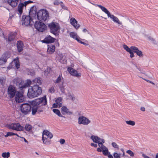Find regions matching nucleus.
I'll return each mask as SVG.
<instances>
[{
    "instance_id": "f257e3e1",
    "label": "nucleus",
    "mask_w": 158,
    "mask_h": 158,
    "mask_svg": "<svg viewBox=\"0 0 158 158\" xmlns=\"http://www.w3.org/2000/svg\"><path fill=\"white\" fill-rule=\"evenodd\" d=\"M7 94L10 98H12L15 96V99L16 102L20 103L24 100V97L23 93L20 91H17L15 86L13 85H10L8 88Z\"/></svg>"
},
{
    "instance_id": "f03ea898",
    "label": "nucleus",
    "mask_w": 158,
    "mask_h": 158,
    "mask_svg": "<svg viewBox=\"0 0 158 158\" xmlns=\"http://www.w3.org/2000/svg\"><path fill=\"white\" fill-rule=\"evenodd\" d=\"M42 93L41 87L37 85H33L29 88L27 94V96L29 98H33L37 97Z\"/></svg>"
},
{
    "instance_id": "7ed1b4c3",
    "label": "nucleus",
    "mask_w": 158,
    "mask_h": 158,
    "mask_svg": "<svg viewBox=\"0 0 158 158\" xmlns=\"http://www.w3.org/2000/svg\"><path fill=\"white\" fill-rule=\"evenodd\" d=\"M47 103V100L45 96L41 98L35 99L32 102V104L35 106H36L42 108L44 110V106Z\"/></svg>"
},
{
    "instance_id": "20e7f679",
    "label": "nucleus",
    "mask_w": 158,
    "mask_h": 158,
    "mask_svg": "<svg viewBox=\"0 0 158 158\" xmlns=\"http://www.w3.org/2000/svg\"><path fill=\"white\" fill-rule=\"evenodd\" d=\"M42 80L40 77H38L35 78L31 81L30 80L28 79L27 80L26 82L23 85L19 84V87L21 89L25 88L27 87H29L31 84L34 85H37L41 84Z\"/></svg>"
},
{
    "instance_id": "39448f33",
    "label": "nucleus",
    "mask_w": 158,
    "mask_h": 158,
    "mask_svg": "<svg viewBox=\"0 0 158 158\" xmlns=\"http://www.w3.org/2000/svg\"><path fill=\"white\" fill-rule=\"evenodd\" d=\"M95 6H98L101 9L102 11L106 14L108 17L110 18L114 22L117 23L119 25H121L122 24V23L119 21L118 18L113 15H110V12L106 8L101 5H95Z\"/></svg>"
},
{
    "instance_id": "423d86ee",
    "label": "nucleus",
    "mask_w": 158,
    "mask_h": 158,
    "mask_svg": "<svg viewBox=\"0 0 158 158\" xmlns=\"http://www.w3.org/2000/svg\"><path fill=\"white\" fill-rule=\"evenodd\" d=\"M38 19L41 21H45L49 18V13L46 9H41L37 13Z\"/></svg>"
},
{
    "instance_id": "0eeeda50",
    "label": "nucleus",
    "mask_w": 158,
    "mask_h": 158,
    "mask_svg": "<svg viewBox=\"0 0 158 158\" xmlns=\"http://www.w3.org/2000/svg\"><path fill=\"white\" fill-rule=\"evenodd\" d=\"M7 127L10 129L18 131H23L24 130V127L22 126L18 123H13L7 125Z\"/></svg>"
},
{
    "instance_id": "6e6552de",
    "label": "nucleus",
    "mask_w": 158,
    "mask_h": 158,
    "mask_svg": "<svg viewBox=\"0 0 158 158\" xmlns=\"http://www.w3.org/2000/svg\"><path fill=\"white\" fill-rule=\"evenodd\" d=\"M22 22L23 25L28 26L32 25L34 22L32 21L31 16L29 15H23L22 16Z\"/></svg>"
},
{
    "instance_id": "1a4fd4ad",
    "label": "nucleus",
    "mask_w": 158,
    "mask_h": 158,
    "mask_svg": "<svg viewBox=\"0 0 158 158\" xmlns=\"http://www.w3.org/2000/svg\"><path fill=\"white\" fill-rule=\"evenodd\" d=\"M48 27L50 29V32L54 34H56L60 29L59 24L53 22L48 24Z\"/></svg>"
},
{
    "instance_id": "9d476101",
    "label": "nucleus",
    "mask_w": 158,
    "mask_h": 158,
    "mask_svg": "<svg viewBox=\"0 0 158 158\" xmlns=\"http://www.w3.org/2000/svg\"><path fill=\"white\" fill-rule=\"evenodd\" d=\"M33 2L32 1L29 0L27 1L24 2L23 3L20 2L17 8V13L19 15V16L20 17L21 15L23 12V9L24 7H26V6L29 3Z\"/></svg>"
},
{
    "instance_id": "9b49d317",
    "label": "nucleus",
    "mask_w": 158,
    "mask_h": 158,
    "mask_svg": "<svg viewBox=\"0 0 158 158\" xmlns=\"http://www.w3.org/2000/svg\"><path fill=\"white\" fill-rule=\"evenodd\" d=\"M31 106L28 103H23L20 107L21 112L24 115L29 114L31 111Z\"/></svg>"
},
{
    "instance_id": "f8f14e48",
    "label": "nucleus",
    "mask_w": 158,
    "mask_h": 158,
    "mask_svg": "<svg viewBox=\"0 0 158 158\" xmlns=\"http://www.w3.org/2000/svg\"><path fill=\"white\" fill-rule=\"evenodd\" d=\"M34 26L37 30L40 32H43L47 28V26L44 23L40 22H36Z\"/></svg>"
},
{
    "instance_id": "ddd939ff",
    "label": "nucleus",
    "mask_w": 158,
    "mask_h": 158,
    "mask_svg": "<svg viewBox=\"0 0 158 158\" xmlns=\"http://www.w3.org/2000/svg\"><path fill=\"white\" fill-rule=\"evenodd\" d=\"M91 123V121L89 118L84 116H79L78 118V123L87 125Z\"/></svg>"
},
{
    "instance_id": "4468645a",
    "label": "nucleus",
    "mask_w": 158,
    "mask_h": 158,
    "mask_svg": "<svg viewBox=\"0 0 158 158\" xmlns=\"http://www.w3.org/2000/svg\"><path fill=\"white\" fill-rule=\"evenodd\" d=\"M69 35L70 37L76 40L79 43L85 45H87L88 44L82 42L81 40H82L81 38L77 35L76 33L74 32H72L70 33Z\"/></svg>"
},
{
    "instance_id": "2eb2a0df",
    "label": "nucleus",
    "mask_w": 158,
    "mask_h": 158,
    "mask_svg": "<svg viewBox=\"0 0 158 158\" xmlns=\"http://www.w3.org/2000/svg\"><path fill=\"white\" fill-rule=\"evenodd\" d=\"M90 139L93 141V142L96 143H104V140L95 135H92L90 137Z\"/></svg>"
},
{
    "instance_id": "dca6fc26",
    "label": "nucleus",
    "mask_w": 158,
    "mask_h": 158,
    "mask_svg": "<svg viewBox=\"0 0 158 158\" xmlns=\"http://www.w3.org/2000/svg\"><path fill=\"white\" fill-rule=\"evenodd\" d=\"M56 39L50 35H47L44 39L42 41L43 43H51L54 42Z\"/></svg>"
},
{
    "instance_id": "f3484780",
    "label": "nucleus",
    "mask_w": 158,
    "mask_h": 158,
    "mask_svg": "<svg viewBox=\"0 0 158 158\" xmlns=\"http://www.w3.org/2000/svg\"><path fill=\"white\" fill-rule=\"evenodd\" d=\"M69 73L73 76L77 77L81 76V73H78L77 71L71 68H68L67 69Z\"/></svg>"
},
{
    "instance_id": "a211bd4d",
    "label": "nucleus",
    "mask_w": 158,
    "mask_h": 158,
    "mask_svg": "<svg viewBox=\"0 0 158 158\" xmlns=\"http://www.w3.org/2000/svg\"><path fill=\"white\" fill-rule=\"evenodd\" d=\"M16 35V33L15 32H10L8 35V37L7 38H5L6 41L8 42H11L15 40V36Z\"/></svg>"
},
{
    "instance_id": "6ab92c4d",
    "label": "nucleus",
    "mask_w": 158,
    "mask_h": 158,
    "mask_svg": "<svg viewBox=\"0 0 158 158\" xmlns=\"http://www.w3.org/2000/svg\"><path fill=\"white\" fill-rule=\"evenodd\" d=\"M9 58V56L7 53H4L0 58V65L5 64Z\"/></svg>"
},
{
    "instance_id": "aec40b11",
    "label": "nucleus",
    "mask_w": 158,
    "mask_h": 158,
    "mask_svg": "<svg viewBox=\"0 0 158 158\" xmlns=\"http://www.w3.org/2000/svg\"><path fill=\"white\" fill-rule=\"evenodd\" d=\"M43 111L42 108H40V107L36 106H35L32 109V114L33 115H35L36 112L40 113Z\"/></svg>"
},
{
    "instance_id": "412c9836",
    "label": "nucleus",
    "mask_w": 158,
    "mask_h": 158,
    "mask_svg": "<svg viewBox=\"0 0 158 158\" xmlns=\"http://www.w3.org/2000/svg\"><path fill=\"white\" fill-rule=\"evenodd\" d=\"M10 65L11 68H14V66L17 69H19L20 67V64L18 58H16L14 59L13 61L10 63Z\"/></svg>"
},
{
    "instance_id": "4be33fe9",
    "label": "nucleus",
    "mask_w": 158,
    "mask_h": 158,
    "mask_svg": "<svg viewBox=\"0 0 158 158\" xmlns=\"http://www.w3.org/2000/svg\"><path fill=\"white\" fill-rule=\"evenodd\" d=\"M55 50V46L52 44H50L48 45L47 52L48 54H52Z\"/></svg>"
},
{
    "instance_id": "5701e85b",
    "label": "nucleus",
    "mask_w": 158,
    "mask_h": 158,
    "mask_svg": "<svg viewBox=\"0 0 158 158\" xmlns=\"http://www.w3.org/2000/svg\"><path fill=\"white\" fill-rule=\"evenodd\" d=\"M70 23L76 29H78L80 27V25L77 24L76 19L73 18L70 19Z\"/></svg>"
},
{
    "instance_id": "b1692460",
    "label": "nucleus",
    "mask_w": 158,
    "mask_h": 158,
    "mask_svg": "<svg viewBox=\"0 0 158 158\" xmlns=\"http://www.w3.org/2000/svg\"><path fill=\"white\" fill-rule=\"evenodd\" d=\"M36 13V8L35 6H33L30 8L29 11V15L31 17L35 15Z\"/></svg>"
},
{
    "instance_id": "393cba45",
    "label": "nucleus",
    "mask_w": 158,
    "mask_h": 158,
    "mask_svg": "<svg viewBox=\"0 0 158 158\" xmlns=\"http://www.w3.org/2000/svg\"><path fill=\"white\" fill-rule=\"evenodd\" d=\"M42 136L51 138H52L53 137L52 134L50 131L47 130L44 131L42 134Z\"/></svg>"
},
{
    "instance_id": "a878e982",
    "label": "nucleus",
    "mask_w": 158,
    "mask_h": 158,
    "mask_svg": "<svg viewBox=\"0 0 158 158\" xmlns=\"http://www.w3.org/2000/svg\"><path fill=\"white\" fill-rule=\"evenodd\" d=\"M17 46L18 52H21L23 50L24 46L23 42L21 41H18Z\"/></svg>"
},
{
    "instance_id": "bb28decb",
    "label": "nucleus",
    "mask_w": 158,
    "mask_h": 158,
    "mask_svg": "<svg viewBox=\"0 0 158 158\" xmlns=\"http://www.w3.org/2000/svg\"><path fill=\"white\" fill-rule=\"evenodd\" d=\"M61 112L62 114H68L70 115L72 114V113L69 111V110L65 106H63L61 108Z\"/></svg>"
},
{
    "instance_id": "cd10ccee",
    "label": "nucleus",
    "mask_w": 158,
    "mask_h": 158,
    "mask_svg": "<svg viewBox=\"0 0 158 158\" xmlns=\"http://www.w3.org/2000/svg\"><path fill=\"white\" fill-rule=\"evenodd\" d=\"M18 0H8V3L12 7H15L16 6L18 3Z\"/></svg>"
},
{
    "instance_id": "c85d7f7f",
    "label": "nucleus",
    "mask_w": 158,
    "mask_h": 158,
    "mask_svg": "<svg viewBox=\"0 0 158 158\" xmlns=\"http://www.w3.org/2000/svg\"><path fill=\"white\" fill-rule=\"evenodd\" d=\"M131 49L133 50V52L136 53L140 57L143 56V54L141 51L139 50L138 48L134 46H131Z\"/></svg>"
},
{
    "instance_id": "c756f323",
    "label": "nucleus",
    "mask_w": 158,
    "mask_h": 158,
    "mask_svg": "<svg viewBox=\"0 0 158 158\" xmlns=\"http://www.w3.org/2000/svg\"><path fill=\"white\" fill-rule=\"evenodd\" d=\"M52 138H48L44 136H42V140L43 143L46 145H48L50 143V139Z\"/></svg>"
},
{
    "instance_id": "7c9ffc66",
    "label": "nucleus",
    "mask_w": 158,
    "mask_h": 158,
    "mask_svg": "<svg viewBox=\"0 0 158 158\" xmlns=\"http://www.w3.org/2000/svg\"><path fill=\"white\" fill-rule=\"evenodd\" d=\"M101 147V148L102 149L103 154L105 156L107 155L110 152H108L107 148L104 145H102Z\"/></svg>"
},
{
    "instance_id": "2f4dec72",
    "label": "nucleus",
    "mask_w": 158,
    "mask_h": 158,
    "mask_svg": "<svg viewBox=\"0 0 158 158\" xmlns=\"http://www.w3.org/2000/svg\"><path fill=\"white\" fill-rule=\"evenodd\" d=\"M62 100V98L61 97H59L56 98V102L58 104L59 107H60L62 106V104L60 103Z\"/></svg>"
},
{
    "instance_id": "473e14b6",
    "label": "nucleus",
    "mask_w": 158,
    "mask_h": 158,
    "mask_svg": "<svg viewBox=\"0 0 158 158\" xmlns=\"http://www.w3.org/2000/svg\"><path fill=\"white\" fill-rule=\"evenodd\" d=\"M24 129H25L27 131H30L32 129V127L31 125L29 124H27L25 125V127H24Z\"/></svg>"
},
{
    "instance_id": "72a5a7b5",
    "label": "nucleus",
    "mask_w": 158,
    "mask_h": 158,
    "mask_svg": "<svg viewBox=\"0 0 158 158\" xmlns=\"http://www.w3.org/2000/svg\"><path fill=\"white\" fill-rule=\"evenodd\" d=\"M53 111L54 113L57 115L59 116L60 117H64L61 114L60 110L58 109H53Z\"/></svg>"
},
{
    "instance_id": "f704fd0d",
    "label": "nucleus",
    "mask_w": 158,
    "mask_h": 158,
    "mask_svg": "<svg viewBox=\"0 0 158 158\" xmlns=\"http://www.w3.org/2000/svg\"><path fill=\"white\" fill-rule=\"evenodd\" d=\"M58 58L59 61L62 63H64L65 62L64 57L62 54L59 55Z\"/></svg>"
},
{
    "instance_id": "c9c22d12",
    "label": "nucleus",
    "mask_w": 158,
    "mask_h": 158,
    "mask_svg": "<svg viewBox=\"0 0 158 158\" xmlns=\"http://www.w3.org/2000/svg\"><path fill=\"white\" fill-rule=\"evenodd\" d=\"M63 77L62 76V74H60L57 78L55 80V82L56 84L59 83L61 81Z\"/></svg>"
},
{
    "instance_id": "e433bc0d",
    "label": "nucleus",
    "mask_w": 158,
    "mask_h": 158,
    "mask_svg": "<svg viewBox=\"0 0 158 158\" xmlns=\"http://www.w3.org/2000/svg\"><path fill=\"white\" fill-rule=\"evenodd\" d=\"M123 48L127 51L129 52L131 51H133L131 49V47L130 48H129L127 45L125 44L123 45Z\"/></svg>"
},
{
    "instance_id": "4c0bfd02",
    "label": "nucleus",
    "mask_w": 158,
    "mask_h": 158,
    "mask_svg": "<svg viewBox=\"0 0 158 158\" xmlns=\"http://www.w3.org/2000/svg\"><path fill=\"white\" fill-rule=\"evenodd\" d=\"M2 156L4 158H8L10 156V153L9 152H4L2 154Z\"/></svg>"
},
{
    "instance_id": "58836bf2",
    "label": "nucleus",
    "mask_w": 158,
    "mask_h": 158,
    "mask_svg": "<svg viewBox=\"0 0 158 158\" xmlns=\"http://www.w3.org/2000/svg\"><path fill=\"white\" fill-rule=\"evenodd\" d=\"M126 123L127 124L131 125L132 126H134L135 124V122L134 121L131 120L126 121Z\"/></svg>"
},
{
    "instance_id": "ea45409f",
    "label": "nucleus",
    "mask_w": 158,
    "mask_h": 158,
    "mask_svg": "<svg viewBox=\"0 0 158 158\" xmlns=\"http://www.w3.org/2000/svg\"><path fill=\"white\" fill-rule=\"evenodd\" d=\"M6 81V78L2 77H0V82L2 85H4Z\"/></svg>"
},
{
    "instance_id": "a19ab883",
    "label": "nucleus",
    "mask_w": 158,
    "mask_h": 158,
    "mask_svg": "<svg viewBox=\"0 0 158 158\" xmlns=\"http://www.w3.org/2000/svg\"><path fill=\"white\" fill-rule=\"evenodd\" d=\"M14 135V133L11 132H8L7 133L6 135H4V136L5 138H7L8 136L13 135Z\"/></svg>"
},
{
    "instance_id": "79ce46f5",
    "label": "nucleus",
    "mask_w": 158,
    "mask_h": 158,
    "mask_svg": "<svg viewBox=\"0 0 158 158\" xmlns=\"http://www.w3.org/2000/svg\"><path fill=\"white\" fill-rule=\"evenodd\" d=\"M111 145L113 147L115 148L119 149V146L117 145L115 142H112L111 143Z\"/></svg>"
},
{
    "instance_id": "37998d69",
    "label": "nucleus",
    "mask_w": 158,
    "mask_h": 158,
    "mask_svg": "<svg viewBox=\"0 0 158 158\" xmlns=\"http://www.w3.org/2000/svg\"><path fill=\"white\" fill-rule=\"evenodd\" d=\"M102 145H103V143H99L98 145L100 147V148H97V151L98 152H102V149L101 148H102L101 146H102Z\"/></svg>"
},
{
    "instance_id": "c03bdc74",
    "label": "nucleus",
    "mask_w": 158,
    "mask_h": 158,
    "mask_svg": "<svg viewBox=\"0 0 158 158\" xmlns=\"http://www.w3.org/2000/svg\"><path fill=\"white\" fill-rule=\"evenodd\" d=\"M120 154L115 152L113 154V156L115 158H121L120 157Z\"/></svg>"
},
{
    "instance_id": "a18cd8bd",
    "label": "nucleus",
    "mask_w": 158,
    "mask_h": 158,
    "mask_svg": "<svg viewBox=\"0 0 158 158\" xmlns=\"http://www.w3.org/2000/svg\"><path fill=\"white\" fill-rule=\"evenodd\" d=\"M127 153L129 154L130 156H133L134 155L133 152L131 150H129L127 151Z\"/></svg>"
},
{
    "instance_id": "49530a36",
    "label": "nucleus",
    "mask_w": 158,
    "mask_h": 158,
    "mask_svg": "<svg viewBox=\"0 0 158 158\" xmlns=\"http://www.w3.org/2000/svg\"><path fill=\"white\" fill-rule=\"evenodd\" d=\"M148 40H150L152 43L154 44H156V42L155 41L154 39L151 37H148Z\"/></svg>"
},
{
    "instance_id": "de8ad7c7",
    "label": "nucleus",
    "mask_w": 158,
    "mask_h": 158,
    "mask_svg": "<svg viewBox=\"0 0 158 158\" xmlns=\"http://www.w3.org/2000/svg\"><path fill=\"white\" fill-rule=\"evenodd\" d=\"M60 89L62 93L64 92V89L63 84L60 85L59 86Z\"/></svg>"
},
{
    "instance_id": "09e8293b",
    "label": "nucleus",
    "mask_w": 158,
    "mask_h": 158,
    "mask_svg": "<svg viewBox=\"0 0 158 158\" xmlns=\"http://www.w3.org/2000/svg\"><path fill=\"white\" fill-rule=\"evenodd\" d=\"M19 81V79L18 78H16L13 80V83L15 84L18 85V84L19 83V82H18Z\"/></svg>"
},
{
    "instance_id": "8fccbe9b",
    "label": "nucleus",
    "mask_w": 158,
    "mask_h": 158,
    "mask_svg": "<svg viewBox=\"0 0 158 158\" xmlns=\"http://www.w3.org/2000/svg\"><path fill=\"white\" fill-rule=\"evenodd\" d=\"M69 97L70 98V99H71V100L73 101L75 99V98L73 96V95H71V94H69Z\"/></svg>"
},
{
    "instance_id": "3c124183",
    "label": "nucleus",
    "mask_w": 158,
    "mask_h": 158,
    "mask_svg": "<svg viewBox=\"0 0 158 158\" xmlns=\"http://www.w3.org/2000/svg\"><path fill=\"white\" fill-rule=\"evenodd\" d=\"M60 3V2L58 0H55L53 3V4L55 5H58Z\"/></svg>"
},
{
    "instance_id": "603ef678",
    "label": "nucleus",
    "mask_w": 158,
    "mask_h": 158,
    "mask_svg": "<svg viewBox=\"0 0 158 158\" xmlns=\"http://www.w3.org/2000/svg\"><path fill=\"white\" fill-rule=\"evenodd\" d=\"M49 92L51 93L54 92L55 90L53 87H52L49 90Z\"/></svg>"
},
{
    "instance_id": "864d4df0",
    "label": "nucleus",
    "mask_w": 158,
    "mask_h": 158,
    "mask_svg": "<svg viewBox=\"0 0 158 158\" xmlns=\"http://www.w3.org/2000/svg\"><path fill=\"white\" fill-rule=\"evenodd\" d=\"M60 142L61 144H64L65 142V140L64 139H61L60 140Z\"/></svg>"
},
{
    "instance_id": "5fc2aeb1",
    "label": "nucleus",
    "mask_w": 158,
    "mask_h": 158,
    "mask_svg": "<svg viewBox=\"0 0 158 158\" xmlns=\"http://www.w3.org/2000/svg\"><path fill=\"white\" fill-rule=\"evenodd\" d=\"M133 51H131L129 52V53L130 54V56L131 57V58H132L134 56V54L133 53Z\"/></svg>"
},
{
    "instance_id": "6e6d98bb",
    "label": "nucleus",
    "mask_w": 158,
    "mask_h": 158,
    "mask_svg": "<svg viewBox=\"0 0 158 158\" xmlns=\"http://www.w3.org/2000/svg\"><path fill=\"white\" fill-rule=\"evenodd\" d=\"M91 145L92 146H93L95 148H97L98 146L97 144L93 143L91 144Z\"/></svg>"
},
{
    "instance_id": "4d7b16f0",
    "label": "nucleus",
    "mask_w": 158,
    "mask_h": 158,
    "mask_svg": "<svg viewBox=\"0 0 158 158\" xmlns=\"http://www.w3.org/2000/svg\"><path fill=\"white\" fill-rule=\"evenodd\" d=\"M52 106L54 108H56V107H57L58 106V104H57L56 103H54L53 104Z\"/></svg>"
},
{
    "instance_id": "13d9d810",
    "label": "nucleus",
    "mask_w": 158,
    "mask_h": 158,
    "mask_svg": "<svg viewBox=\"0 0 158 158\" xmlns=\"http://www.w3.org/2000/svg\"><path fill=\"white\" fill-rule=\"evenodd\" d=\"M107 155L109 158H113V156L110 154V152Z\"/></svg>"
},
{
    "instance_id": "bf43d9fd",
    "label": "nucleus",
    "mask_w": 158,
    "mask_h": 158,
    "mask_svg": "<svg viewBox=\"0 0 158 158\" xmlns=\"http://www.w3.org/2000/svg\"><path fill=\"white\" fill-rule=\"evenodd\" d=\"M140 110L143 111H145V108L144 107H141Z\"/></svg>"
},
{
    "instance_id": "052dcab7",
    "label": "nucleus",
    "mask_w": 158,
    "mask_h": 158,
    "mask_svg": "<svg viewBox=\"0 0 158 158\" xmlns=\"http://www.w3.org/2000/svg\"><path fill=\"white\" fill-rule=\"evenodd\" d=\"M21 138L23 139L24 141L25 142L27 143H28V142L27 141V140L24 138L23 137H22Z\"/></svg>"
},
{
    "instance_id": "680f3d73",
    "label": "nucleus",
    "mask_w": 158,
    "mask_h": 158,
    "mask_svg": "<svg viewBox=\"0 0 158 158\" xmlns=\"http://www.w3.org/2000/svg\"><path fill=\"white\" fill-rule=\"evenodd\" d=\"M82 31H83V32H84V33H86L87 32H88L87 30L85 28L83 29Z\"/></svg>"
},
{
    "instance_id": "e2e57ef3",
    "label": "nucleus",
    "mask_w": 158,
    "mask_h": 158,
    "mask_svg": "<svg viewBox=\"0 0 158 158\" xmlns=\"http://www.w3.org/2000/svg\"><path fill=\"white\" fill-rule=\"evenodd\" d=\"M145 81H147V82H149L150 83H152V84H153V85H154V83H153L152 81H150L149 80H147L146 79H144Z\"/></svg>"
},
{
    "instance_id": "0e129e2a",
    "label": "nucleus",
    "mask_w": 158,
    "mask_h": 158,
    "mask_svg": "<svg viewBox=\"0 0 158 158\" xmlns=\"http://www.w3.org/2000/svg\"><path fill=\"white\" fill-rule=\"evenodd\" d=\"M14 135H16L18 137H19V138H21L22 137H21V136H19L18 134L16 133H14Z\"/></svg>"
},
{
    "instance_id": "69168bd1",
    "label": "nucleus",
    "mask_w": 158,
    "mask_h": 158,
    "mask_svg": "<svg viewBox=\"0 0 158 158\" xmlns=\"http://www.w3.org/2000/svg\"><path fill=\"white\" fill-rule=\"evenodd\" d=\"M60 3H61V5L63 8L64 6V5L63 4V3L62 2H60Z\"/></svg>"
},
{
    "instance_id": "338daca9",
    "label": "nucleus",
    "mask_w": 158,
    "mask_h": 158,
    "mask_svg": "<svg viewBox=\"0 0 158 158\" xmlns=\"http://www.w3.org/2000/svg\"><path fill=\"white\" fill-rule=\"evenodd\" d=\"M121 150L123 152V155L124 156V152L123 151H124L123 149V148H121Z\"/></svg>"
},
{
    "instance_id": "774afa93",
    "label": "nucleus",
    "mask_w": 158,
    "mask_h": 158,
    "mask_svg": "<svg viewBox=\"0 0 158 158\" xmlns=\"http://www.w3.org/2000/svg\"><path fill=\"white\" fill-rule=\"evenodd\" d=\"M156 158H158V153L156 154Z\"/></svg>"
}]
</instances>
